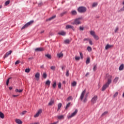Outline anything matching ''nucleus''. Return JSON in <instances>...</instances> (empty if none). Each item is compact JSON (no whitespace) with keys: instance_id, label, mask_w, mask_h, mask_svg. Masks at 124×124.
I'll return each mask as SVG.
<instances>
[{"instance_id":"nucleus-35","label":"nucleus","mask_w":124,"mask_h":124,"mask_svg":"<svg viewBox=\"0 0 124 124\" xmlns=\"http://www.w3.org/2000/svg\"><path fill=\"white\" fill-rule=\"evenodd\" d=\"M71 13L72 15H76V14H77V12H76V11L75 10H74L72 11Z\"/></svg>"},{"instance_id":"nucleus-10","label":"nucleus","mask_w":124,"mask_h":124,"mask_svg":"<svg viewBox=\"0 0 124 124\" xmlns=\"http://www.w3.org/2000/svg\"><path fill=\"white\" fill-rule=\"evenodd\" d=\"M35 52H43V51H44V48L38 47V48H35Z\"/></svg>"},{"instance_id":"nucleus-20","label":"nucleus","mask_w":124,"mask_h":124,"mask_svg":"<svg viewBox=\"0 0 124 124\" xmlns=\"http://www.w3.org/2000/svg\"><path fill=\"white\" fill-rule=\"evenodd\" d=\"M124 64H122L119 66V70H120V71L124 70Z\"/></svg>"},{"instance_id":"nucleus-2","label":"nucleus","mask_w":124,"mask_h":124,"mask_svg":"<svg viewBox=\"0 0 124 124\" xmlns=\"http://www.w3.org/2000/svg\"><path fill=\"white\" fill-rule=\"evenodd\" d=\"M78 11L79 13H85L87 11L86 7L80 6L78 8Z\"/></svg>"},{"instance_id":"nucleus-33","label":"nucleus","mask_w":124,"mask_h":124,"mask_svg":"<svg viewBox=\"0 0 124 124\" xmlns=\"http://www.w3.org/2000/svg\"><path fill=\"white\" fill-rule=\"evenodd\" d=\"M77 85V82L76 81H73L72 83V86L73 87H75Z\"/></svg>"},{"instance_id":"nucleus-34","label":"nucleus","mask_w":124,"mask_h":124,"mask_svg":"<svg viewBox=\"0 0 124 124\" xmlns=\"http://www.w3.org/2000/svg\"><path fill=\"white\" fill-rule=\"evenodd\" d=\"M93 37L96 40H98L99 39V38L97 35H96L95 34L93 36Z\"/></svg>"},{"instance_id":"nucleus-24","label":"nucleus","mask_w":124,"mask_h":124,"mask_svg":"<svg viewBox=\"0 0 124 124\" xmlns=\"http://www.w3.org/2000/svg\"><path fill=\"white\" fill-rule=\"evenodd\" d=\"M56 86H57V82L54 81L52 84V87L53 88V89H55Z\"/></svg>"},{"instance_id":"nucleus-43","label":"nucleus","mask_w":124,"mask_h":124,"mask_svg":"<svg viewBox=\"0 0 124 124\" xmlns=\"http://www.w3.org/2000/svg\"><path fill=\"white\" fill-rule=\"evenodd\" d=\"M10 79H11V78H8V79L6 81V85L8 86V84H9V80H10Z\"/></svg>"},{"instance_id":"nucleus-17","label":"nucleus","mask_w":124,"mask_h":124,"mask_svg":"<svg viewBox=\"0 0 124 124\" xmlns=\"http://www.w3.org/2000/svg\"><path fill=\"white\" fill-rule=\"evenodd\" d=\"M62 103H59L58 104V109H57V111H59V110L61 109V108H62Z\"/></svg>"},{"instance_id":"nucleus-56","label":"nucleus","mask_w":124,"mask_h":124,"mask_svg":"<svg viewBox=\"0 0 124 124\" xmlns=\"http://www.w3.org/2000/svg\"><path fill=\"white\" fill-rule=\"evenodd\" d=\"M65 68V66H62V70H64Z\"/></svg>"},{"instance_id":"nucleus-61","label":"nucleus","mask_w":124,"mask_h":124,"mask_svg":"<svg viewBox=\"0 0 124 124\" xmlns=\"http://www.w3.org/2000/svg\"><path fill=\"white\" fill-rule=\"evenodd\" d=\"M40 68H42V69L44 68V65H42L40 66Z\"/></svg>"},{"instance_id":"nucleus-29","label":"nucleus","mask_w":124,"mask_h":124,"mask_svg":"<svg viewBox=\"0 0 124 124\" xmlns=\"http://www.w3.org/2000/svg\"><path fill=\"white\" fill-rule=\"evenodd\" d=\"M70 104H71V103H68L67 105L65 107V109L66 110V109H68V108H69V107H70Z\"/></svg>"},{"instance_id":"nucleus-3","label":"nucleus","mask_w":124,"mask_h":124,"mask_svg":"<svg viewBox=\"0 0 124 124\" xmlns=\"http://www.w3.org/2000/svg\"><path fill=\"white\" fill-rule=\"evenodd\" d=\"M97 95H94L91 100V103L93 104H94V103H96V101H97Z\"/></svg>"},{"instance_id":"nucleus-30","label":"nucleus","mask_w":124,"mask_h":124,"mask_svg":"<svg viewBox=\"0 0 124 124\" xmlns=\"http://www.w3.org/2000/svg\"><path fill=\"white\" fill-rule=\"evenodd\" d=\"M43 77L44 79H46L47 78V74H46V73H44L43 75Z\"/></svg>"},{"instance_id":"nucleus-25","label":"nucleus","mask_w":124,"mask_h":124,"mask_svg":"<svg viewBox=\"0 0 124 124\" xmlns=\"http://www.w3.org/2000/svg\"><path fill=\"white\" fill-rule=\"evenodd\" d=\"M46 85H47V86H50V85H51V81L49 80H47L46 82Z\"/></svg>"},{"instance_id":"nucleus-38","label":"nucleus","mask_w":124,"mask_h":124,"mask_svg":"<svg viewBox=\"0 0 124 124\" xmlns=\"http://www.w3.org/2000/svg\"><path fill=\"white\" fill-rule=\"evenodd\" d=\"M27 113V111L24 110L23 111H22V112L20 113V115H21V116H23L24 115H26V113Z\"/></svg>"},{"instance_id":"nucleus-31","label":"nucleus","mask_w":124,"mask_h":124,"mask_svg":"<svg viewBox=\"0 0 124 124\" xmlns=\"http://www.w3.org/2000/svg\"><path fill=\"white\" fill-rule=\"evenodd\" d=\"M92 50L93 49L92 48V47L91 46L87 47V51H88V52H92Z\"/></svg>"},{"instance_id":"nucleus-41","label":"nucleus","mask_w":124,"mask_h":124,"mask_svg":"<svg viewBox=\"0 0 124 124\" xmlns=\"http://www.w3.org/2000/svg\"><path fill=\"white\" fill-rule=\"evenodd\" d=\"M97 6V2L93 3V4L92 5L93 7H95V6Z\"/></svg>"},{"instance_id":"nucleus-32","label":"nucleus","mask_w":124,"mask_h":124,"mask_svg":"<svg viewBox=\"0 0 124 124\" xmlns=\"http://www.w3.org/2000/svg\"><path fill=\"white\" fill-rule=\"evenodd\" d=\"M119 81V77L115 78V79L113 80V82L114 83H117Z\"/></svg>"},{"instance_id":"nucleus-37","label":"nucleus","mask_w":124,"mask_h":124,"mask_svg":"<svg viewBox=\"0 0 124 124\" xmlns=\"http://www.w3.org/2000/svg\"><path fill=\"white\" fill-rule=\"evenodd\" d=\"M90 58H88L86 61V64H89V63H90Z\"/></svg>"},{"instance_id":"nucleus-51","label":"nucleus","mask_w":124,"mask_h":124,"mask_svg":"<svg viewBox=\"0 0 124 124\" xmlns=\"http://www.w3.org/2000/svg\"><path fill=\"white\" fill-rule=\"evenodd\" d=\"M25 72H26L27 73H29V72H30V68H28L25 69Z\"/></svg>"},{"instance_id":"nucleus-62","label":"nucleus","mask_w":124,"mask_h":124,"mask_svg":"<svg viewBox=\"0 0 124 124\" xmlns=\"http://www.w3.org/2000/svg\"><path fill=\"white\" fill-rule=\"evenodd\" d=\"M83 40H84V41H87L89 40V39H88V38H84Z\"/></svg>"},{"instance_id":"nucleus-54","label":"nucleus","mask_w":124,"mask_h":124,"mask_svg":"<svg viewBox=\"0 0 124 124\" xmlns=\"http://www.w3.org/2000/svg\"><path fill=\"white\" fill-rule=\"evenodd\" d=\"M79 30L80 31H83L84 30V27L80 26L79 27Z\"/></svg>"},{"instance_id":"nucleus-40","label":"nucleus","mask_w":124,"mask_h":124,"mask_svg":"<svg viewBox=\"0 0 124 124\" xmlns=\"http://www.w3.org/2000/svg\"><path fill=\"white\" fill-rule=\"evenodd\" d=\"M108 114V112L107 111H105L103 113H102L101 116L103 117L104 116H105V115H107Z\"/></svg>"},{"instance_id":"nucleus-64","label":"nucleus","mask_w":124,"mask_h":124,"mask_svg":"<svg viewBox=\"0 0 124 124\" xmlns=\"http://www.w3.org/2000/svg\"><path fill=\"white\" fill-rule=\"evenodd\" d=\"M9 90L11 91V90H12V87H9Z\"/></svg>"},{"instance_id":"nucleus-53","label":"nucleus","mask_w":124,"mask_h":124,"mask_svg":"<svg viewBox=\"0 0 124 124\" xmlns=\"http://www.w3.org/2000/svg\"><path fill=\"white\" fill-rule=\"evenodd\" d=\"M119 31V27H117L115 29V30H114L115 32H117V31Z\"/></svg>"},{"instance_id":"nucleus-23","label":"nucleus","mask_w":124,"mask_h":124,"mask_svg":"<svg viewBox=\"0 0 124 124\" xmlns=\"http://www.w3.org/2000/svg\"><path fill=\"white\" fill-rule=\"evenodd\" d=\"M45 56L49 60H51L52 59V56L49 54H46Z\"/></svg>"},{"instance_id":"nucleus-11","label":"nucleus","mask_w":124,"mask_h":124,"mask_svg":"<svg viewBox=\"0 0 124 124\" xmlns=\"http://www.w3.org/2000/svg\"><path fill=\"white\" fill-rule=\"evenodd\" d=\"M58 34H59V35H62V36H64L66 35V32L63 31H62L60 32H58Z\"/></svg>"},{"instance_id":"nucleus-46","label":"nucleus","mask_w":124,"mask_h":124,"mask_svg":"<svg viewBox=\"0 0 124 124\" xmlns=\"http://www.w3.org/2000/svg\"><path fill=\"white\" fill-rule=\"evenodd\" d=\"M66 76L67 77H68V76H69V70H67L66 73Z\"/></svg>"},{"instance_id":"nucleus-39","label":"nucleus","mask_w":124,"mask_h":124,"mask_svg":"<svg viewBox=\"0 0 124 124\" xmlns=\"http://www.w3.org/2000/svg\"><path fill=\"white\" fill-rule=\"evenodd\" d=\"M90 34L92 35V36H93L95 34V32L94 31H91Z\"/></svg>"},{"instance_id":"nucleus-48","label":"nucleus","mask_w":124,"mask_h":124,"mask_svg":"<svg viewBox=\"0 0 124 124\" xmlns=\"http://www.w3.org/2000/svg\"><path fill=\"white\" fill-rule=\"evenodd\" d=\"M118 94H119V93L118 92L115 93L114 95L113 96V97H116V96H118Z\"/></svg>"},{"instance_id":"nucleus-4","label":"nucleus","mask_w":124,"mask_h":124,"mask_svg":"<svg viewBox=\"0 0 124 124\" xmlns=\"http://www.w3.org/2000/svg\"><path fill=\"white\" fill-rule=\"evenodd\" d=\"M77 113H78V109H76L75 111L71 114V115L68 116V118L71 119V118L74 117V116L76 115Z\"/></svg>"},{"instance_id":"nucleus-1","label":"nucleus","mask_w":124,"mask_h":124,"mask_svg":"<svg viewBox=\"0 0 124 124\" xmlns=\"http://www.w3.org/2000/svg\"><path fill=\"white\" fill-rule=\"evenodd\" d=\"M112 77L111 75H108V81L105 84L102 88V91L103 92H104L109 87V85L112 83Z\"/></svg>"},{"instance_id":"nucleus-55","label":"nucleus","mask_w":124,"mask_h":124,"mask_svg":"<svg viewBox=\"0 0 124 124\" xmlns=\"http://www.w3.org/2000/svg\"><path fill=\"white\" fill-rule=\"evenodd\" d=\"M89 44H90V45H93V41H92V40H90Z\"/></svg>"},{"instance_id":"nucleus-14","label":"nucleus","mask_w":124,"mask_h":124,"mask_svg":"<svg viewBox=\"0 0 124 124\" xmlns=\"http://www.w3.org/2000/svg\"><path fill=\"white\" fill-rule=\"evenodd\" d=\"M40 76V74H39V73H37L35 75V78H36V80L37 81H38V80H39V77Z\"/></svg>"},{"instance_id":"nucleus-52","label":"nucleus","mask_w":124,"mask_h":124,"mask_svg":"<svg viewBox=\"0 0 124 124\" xmlns=\"http://www.w3.org/2000/svg\"><path fill=\"white\" fill-rule=\"evenodd\" d=\"M123 4H124V6L122 9H121V11H124V1L123 2Z\"/></svg>"},{"instance_id":"nucleus-16","label":"nucleus","mask_w":124,"mask_h":124,"mask_svg":"<svg viewBox=\"0 0 124 124\" xmlns=\"http://www.w3.org/2000/svg\"><path fill=\"white\" fill-rule=\"evenodd\" d=\"M112 47H113V45H110L109 44H107L105 47V49L108 50V49H109L110 48H112Z\"/></svg>"},{"instance_id":"nucleus-42","label":"nucleus","mask_w":124,"mask_h":124,"mask_svg":"<svg viewBox=\"0 0 124 124\" xmlns=\"http://www.w3.org/2000/svg\"><path fill=\"white\" fill-rule=\"evenodd\" d=\"M97 69V66H96V65H94L93 68V71H95V70H96Z\"/></svg>"},{"instance_id":"nucleus-50","label":"nucleus","mask_w":124,"mask_h":124,"mask_svg":"<svg viewBox=\"0 0 124 124\" xmlns=\"http://www.w3.org/2000/svg\"><path fill=\"white\" fill-rule=\"evenodd\" d=\"M75 60L76 61H79V60H80V57L76 56Z\"/></svg>"},{"instance_id":"nucleus-18","label":"nucleus","mask_w":124,"mask_h":124,"mask_svg":"<svg viewBox=\"0 0 124 124\" xmlns=\"http://www.w3.org/2000/svg\"><path fill=\"white\" fill-rule=\"evenodd\" d=\"M58 120H62V119H64V115H59L57 116Z\"/></svg>"},{"instance_id":"nucleus-26","label":"nucleus","mask_w":124,"mask_h":124,"mask_svg":"<svg viewBox=\"0 0 124 124\" xmlns=\"http://www.w3.org/2000/svg\"><path fill=\"white\" fill-rule=\"evenodd\" d=\"M66 13H67V11L63 12L60 14V16H61V17H62V16H63V15H65V14H66Z\"/></svg>"},{"instance_id":"nucleus-44","label":"nucleus","mask_w":124,"mask_h":124,"mask_svg":"<svg viewBox=\"0 0 124 124\" xmlns=\"http://www.w3.org/2000/svg\"><path fill=\"white\" fill-rule=\"evenodd\" d=\"M79 55L80 56V59H83V58H84V56L83 55V53H82V52H79Z\"/></svg>"},{"instance_id":"nucleus-49","label":"nucleus","mask_w":124,"mask_h":124,"mask_svg":"<svg viewBox=\"0 0 124 124\" xmlns=\"http://www.w3.org/2000/svg\"><path fill=\"white\" fill-rule=\"evenodd\" d=\"M10 2V0H7V1L5 2V5H8V4H9Z\"/></svg>"},{"instance_id":"nucleus-15","label":"nucleus","mask_w":124,"mask_h":124,"mask_svg":"<svg viewBox=\"0 0 124 124\" xmlns=\"http://www.w3.org/2000/svg\"><path fill=\"white\" fill-rule=\"evenodd\" d=\"M56 17V15L53 16H52L49 17L48 19H46V21H51V20H54Z\"/></svg>"},{"instance_id":"nucleus-28","label":"nucleus","mask_w":124,"mask_h":124,"mask_svg":"<svg viewBox=\"0 0 124 124\" xmlns=\"http://www.w3.org/2000/svg\"><path fill=\"white\" fill-rule=\"evenodd\" d=\"M0 117L1 119H3L4 118V114L1 112H0Z\"/></svg>"},{"instance_id":"nucleus-57","label":"nucleus","mask_w":124,"mask_h":124,"mask_svg":"<svg viewBox=\"0 0 124 124\" xmlns=\"http://www.w3.org/2000/svg\"><path fill=\"white\" fill-rule=\"evenodd\" d=\"M20 62L19 61H17L16 62H15V64H18V63Z\"/></svg>"},{"instance_id":"nucleus-59","label":"nucleus","mask_w":124,"mask_h":124,"mask_svg":"<svg viewBox=\"0 0 124 124\" xmlns=\"http://www.w3.org/2000/svg\"><path fill=\"white\" fill-rule=\"evenodd\" d=\"M17 96H19V95H13V97H17Z\"/></svg>"},{"instance_id":"nucleus-19","label":"nucleus","mask_w":124,"mask_h":124,"mask_svg":"<svg viewBox=\"0 0 124 124\" xmlns=\"http://www.w3.org/2000/svg\"><path fill=\"white\" fill-rule=\"evenodd\" d=\"M57 57H58V58H62L63 57V53H62V52H61L60 53H58L57 54Z\"/></svg>"},{"instance_id":"nucleus-27","label":"nucleus","mask_w":124,"mask_h":124,"mask_svg":"<svg viewBox=\"0 0 124 124\" xmlns=\"http://www.w3.org/2000/svg\"><path fill=\"white\" fill-rule=\"evenodd\" d=\"M15 92L16 93H22L23 92V90H18V89H16Z\"/></svg>"},{"instance_id":"nucleus-60","label":"nucleus","mask_w":124,"mask_h":124,"mask_svg":"<svg viewBox=\"0 0 124 124\" xmlns=\"http://www.w3.org/2000/svg\"><path fill=\"white\" fill-rule=\"evenodd\" d=\"M88 75H90V73H87L85 75V77H87L88 76Z\"/></svg>"},{"instance_id":"nucleus-63","label":"nucleus","mask_w":124,"mask_h":124,"mask_svg":"<svg viewBox=\"0 0 124 124\" xmlns=\"http://www.w3.org/2000/svg\"><path fill=\"white\" fill-rule=\"evenodd\" d=\"M31 124H39V122H36L34 123H32Z\"/></svg>"},{"instance_id":"nucleus-5","label":"nucleus","mask_w":124,"mask_h":124,"mask_svg":"<svg viewBox=\"0 0 124 124\" xmlns=\"http://www.w3.org/2000/svg\"><path fill=\"white\" fill-rule=\"evenodd\" d=\"M31 25V21L26 23L22 28L21 30H24V29H27L28 27H30Z\"/></svg>"},{"instance_id":"nucleus-8","label":"nucleus","mask_w":124,"mask_h":124,"mask_svg":"<svg viewBox=\"0 0 124 124\" xmlns=\"http://www.w3.org/2000/svg\"><path fill=\"white\" fill-rule=\"evenodd\" d=\"M65 29L66 30H68L69 29H72V30L74 31H75V28H74V26H72L70 25H67L65 27Z\"/></svg>"},{"instance_id":"nucleus-6","label":"nucleus","mask_w":124,"mask_h":124,"mask_svg":"<svg viewBox=\"0 0 124 124\" xmlns=\"http://www.w3.org/2000/svg\"><path fill=\"white\" fill-rule=\"evenodd\" d=\"M86 93V89H85L82 92L80 96V99L82 100L84 99V96H85V94Z\"/></svg>"},{"instance_id":"nucleus-22","label":"nucleus","mask_w":124,"mask_h":124,"mask_svg":"<svg viewBox=\"0 0 124 124\" xmlns=\"http://www.w3.org/2000/svg\"><path fill=\"white\" fill-rule=\"evenodd\" d=\"M16 123L18 124H22V121H21L20 119H16Z\"/></svg>"},{"instance_id":"nucleus-13","label":"nucleus","mask_w":124,"mask_h":124,"mask_svg":"<svg viewBox=\"0 0 124 124\" xmlns=\"http://www.w3.org/2000/svg\"><path fill=\"white\" fill-rule=\"evenodd\" d=\"M54 102H55V101H54V99H51L48 103V106H52V105H53V104H54Z\"/></svg>"},{"instance_id":"nucleus-9","label":"nucleus","mask_w":124,"mask_h":124,"mask_svg":"<svg viewBox=\"0 0 124 124\" xmlns=\"http://www.w3.org/2000/svg\"><path fill=\"white\" fill-rule=\"evenodd\" d=\"M41 113H42V110L39 109L38 112L34 115V118H37L39 117V115H40V114H41Z\"/></svg>"},{"instance_id":"nucleus-47","label":"nucleus","mask_w":124,"mask_h":124,"mask_svg":"<svg viewBox=\"0 0 124 124\" xmlns=\"http://www.w3.org/2000/svg\"><path fill=\"white\" fill-rule=\"evenodd\" d=\"M59 89H62V83L59 82L58 84Z\"/></svg>"},{"instance_id":"nucleus-12","label":"nucleus","mask_w":124,"mask_h":124,"mask_svg":"<svg viewBox=\"0 0 124 124\" xmlns=\"http://www.w3.org/2000/svg\"><path fill=\"white\" fill-rule=\"evenodd\" d=\"M11 53H12V51L10 50L9 52H6V54H5L4 58H7V57H8V56H9V55H11Z\"/></svg>"},{"instance_id":"nucleus-58","label":"nucleus","mask_w":124,"mask_h":124,"mask_svg":"<svg viewBox=\"0 0 124 124\" xmlns=\"http://www.w3.org/2000/svg\"><path fill=\"white\" fill-rule=\"evenodd\" d=\"M83 102L85 103L86 102H87V98H85L84 100H83Z\"/></svg>"},{"instance_id":"nucleus-21","label":"nucleus","mask_w":124,"mask_h":124,"mask_svg":"<svg viewBox=\"0 0 124 124\" xmlns=\"http://www.w3.org/2000/svg\"><path fill=\"white\" fill-rule=\"evenodd\" d=\"M64 44H69L70 43V40L69 39H66L64 41Z\"/></svg>"},{"instance_id":"nucleus-7","label":"nucleus","mask_w":124,"mask_h":124,"mask_svg":"<svg viewBox=\"0 0 124 124\" xmlns=\"http://www.w3.org/2000/svg\"><path fill=\"white\" fill-rule=\"evenodd\" d=\"M81 18H77L75 20L74 24L75 25H79V24H81V21H80V19Z\"/></svg>"},{"instance_id":"nucleus-36","label":"nucleus","mask_w":124,"mask_h":124,"mask_svg":"<svg viewBox=\"0 0 124 124\" xmlns=\"http://www.w3.org/2000/svg\"><path fill=\"white\" fill-rule=\"evenodd\" d=\"M50 69L53 71H55L56 70V67H55V66H52L50 67Z\"/></svg>"},{"instance_id":"nucleus-45","label":"nucleus","mask_w":124,"mask_h":124,"mask_svg":"<svg viewBox=\"0 0 124 124\" xmlns=\"http://www.w3.org/2000/svg\"><path fill=\"white\" fill-rule=\"evenodd\" d=\"M71 99H72V97L70 96L67 98V101H69V100H71Z\"/></svg>"}]
</instances>
